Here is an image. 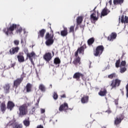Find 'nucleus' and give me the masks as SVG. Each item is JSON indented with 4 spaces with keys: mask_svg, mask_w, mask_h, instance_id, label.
Wrapping results in <instances>:
<instances>
[{
    "mask_svg": "<svg viewBox=\"0 0 128 128\" xmlns=\"http://www.w3.org/2000/svg\"><path fill=\"white\" fill-rule=\"evenodd\" d=\"M16 28V32L20 34L22 32V28L20 25H16V24H12L10 26V28L4 29V32H5L7 36H8V34H12V32L14 30V29Z\"/></svg>",
    "mask_w": 128,
    "mask_h": 128,
    "instance_id": "f257e3e1",
    "label": "nucleus"
},
{
    "mask_svg": "<svg viewBox=\"0 0 128 128\" xmlns=\"http://www.w3.org/2000/svg\"><path fill=\"white\" fill-rule=\"evenodd\" d=\"M46 46H52L54 44V32L52 31V34L50 35V34L48 33L46 36Z\"/></svg>",
    "mask_w": 128,
    "mask_h": 128,
    "instance_id": "f03ea898",
    "label": "nucleus"
},
{
    "mask_svg": "<svg viewBox=\"0 0 128 128\" xmlns=\"http://www.w3.org/2000/svg\"><path fill=\"white\" fill-rule=\"evenodd\" d=\"M78 52L80 54H84V48L81 47L80 48H79L77 51L75 53V56H76V59L73 62V64H78L80 62V58H78Z\"/></svg>",
    "mask_w": 128,
    "mask_h": 128,
    "instance_id": "7ed1b4c3",
    "label": "nucleus"
},
{
    "mask_svg": "<svg viewBox=\"0 0 128 128\" xmlns=\"http://www.w3.org/2000/svg\"><path fill=\"white\" fill-rule=\"evenodd\" d=\"M20 116L26 115L28 113V106L26 104H23L19 108Z\"/></svg>",
    "mask_w": 128,
    "mask_h": 128,
    "instance_id": "20e7f679",
    "label": "nucleus"
},
{
    "mask_svg": "<svg viewBox=\"0 0 128 128\" xmlns=\"http://www.w3.org/2000/svg\"><path fill=\"white\" fill-rule=\"evenodd\" d=\"M102 52H104V46H98L96 48V52H94V56H100L102 54Z\"/></svg>",
    "mask_w": 128,
    "mask_h": 128,
    "instance_id": "39448f33",
    "label": "nucleus"
},
{
    "mask_svg": "<svg viewBox=\"0 0 128 128\" xmlns=\"http://www.w3.org/2000/svg\"><path fill=\"white\" fill-rule=\"evenodd\" d=\"M120 80L118 79H116L115 80H113L110 84V86H112V88H116V86H118L120 84Z\"/></svg>",
    "mask_w": 128,
    "mask_h": 128,
    "instance_id": "423d86ee",
    "label": "nucleus"
},
{
    "mask_svg": "<svg viewBox=\"0 0 128 128\" xmlns=\"http://www.w3.org/2000/svg\"><path fill=\"white\" fill-rule=\"evenodd\" d=\"M22 80H24V78L21 77L20 78H18L16 80L14 81L13 88H16L20 84V83L22 82Z\"/></svg>",
    "mask_w": 128,
    "mask_h": 128,
    "instance_id": "0eeeda50",
    "label": "nucleus"
},
{
    "mask_svg": "<svg viewBox=\"0 0 128 128\" xmlns=\"http://www.w3.org/2000/svg\"><path fill=\"white\" fill-rule=\"evenodd\" d=\"M68 109V106L67 103H64L60 106L59 108L60 112H66V110Z\"/></svg>",
    "mask_w": 128,
    "mask_h": 128,
    "instance_id": "6e6552de",
    "label": "nucleus"
},
{
    "mask_svg": "<svg viewBox=\"0 0 128 128\" xmlns=\"http://www.w3.org/2000/svg\"><path fill=\"white\" fill-rule=\"evenodd\" d=\"M98 12H95L90 15V18L92 22H96L98 18Z\"/></svg>",
    "mask_w": 128,
    "mask_h": 128,
    "instance_id": "1a4fd4ad",
    "label": "nucleus"
},
{
    "mask_svg": "<svg viewBox=\"0 0 128 128\" xmlns=\"http://www.w3.org/2000/svg\"><path fill=\"white\" fill-rule=\"evenodd\" d=\"M120 60H118L116 62V68H119V66H120V68H123L124 67L126 64V61H122L120 63Z\"/></svg>",
    "mask_w": 128,
    "mask_h": 128,
    "instance_id": "9d476101",
    "label": "nucleus"
},
{
    "mask_svg": "<svg viewBox=\"0 0 128 128\" xmlns=\"http://www.w3.org/2000/svg\"><path fill=\"white\" fill-rule=\"evenodd\" d=\"M20 50V47H13L10 50V54H17Z\"/></svg>",
    "mask_w": 128,
    "mask_h": 128,
    "instance_id": "9b49d317",
    "label": "nucleus"
},
{
    "mask_svg": "<svg viewBox=\"0 0 128 128\" xmlns=\"http://www.w3.org/2000/svg\"><path fill=\"white\" fill-rule=\"evenodd\" d=\"M52 53L48 52L44 56V58L46 62H50L52 60Z\"/></svg>",
    "mask_w": 128,
    "mask_h": 128,
    "instance_id": "f8f14e48",
    "label": "nucleus"
},
{
    "mask_svg": "<svg viewBox=\"0 0 128 128\" xmlns=\"http://www.w3.org/2000/svg\"><path fill=\"white\" fill-rule=\"evenodd\" d=\"M119 20L120 22L121 21V22H122V24H128V17L126 16H122L121 17V19L120 18H119Z\"/></svg>",
    "mask_w": 128,
    "mask_h": 128,
    "instance_id": "ddd939ff",
    "label": "nucleus"
},
{
    "mask_svg": "<svg viewBox=\"0 0 128 128\" xmlns=\"http://www.w3.org/2000/svg\"><path fill=\"white\" fill-rule=\"evenodd\" d=\"M124 119L122 116H118L116 118H115L114 124H119L120 122H122V120Z\"/></svg>",
    "mask_w": 128,
    "mask_h": 128,
    "instance_id": "4468645a",
    "label": "nucleus"
},
{
    "mask_svg": "<svg viewBox=\"0 0 128 128\" xmlns=\"http://www.w3.org/2000/svg\"><path fill=\"white\" fill-rule=\"evenodd\" d=\"M22 54H24V53H20L17 56V58L19 62H24V57Z\"/></svg>",
    "mask_w": 128,
    "mask_h": 128,
    "instance_id": "2eb2a0df",
    "label": "nucleus"
},
{
    "mask_svg": "<svg viewBox=\"0 0 128 128\" xmlns=\"http://www.w3.org/2000/svg\"><path fill=\"white\" fill-rule=\"evenodd\" d=\"M27 58H29L31 62H32V58H36V53L34 52L28 53V54Z\"/></svg>",
    "mask_w": 128,
    "mask_h": 128,
    "instance_id": "dca6fc26",
    "label": "nucleus"
},
{
    "mask_svg": "<svg viewBox=\"0 0 128 128\" xmlns=\"http://www.w3.org/2000/svg\"><path fill=\"white\" fill-rule=\"evenodd\" d=\"M14 107V104L12 102V101H9L8 104L7 108L8 110H12V108Z\"/></svg>",
    "mask_w": 128,
    "mask_h": 128,
    "instance_id": "f3484780",
    "label": "nucleus"
},
{
    "mask_svg": "<svg viewBox=\"0 0 128 128\" xmlns=\"http://www.w3.org/2000/svg\"><path fill=\"white\" fill-rule=\"evenodd\" d=\"M110 10L106 8H104L102 12L100 17L102 18V16H107Z\"/></svg>",
    "mask_w": 128,
    "mask_h": 128,
    "instance_id": "a211bd4d",
    "label": "nucleus"
},
{
    "mask_svg": "<svg viewBox=\"0 0 128 128\" xmlns=\"http://www.w3.org/2000/svg\"><path fill=\"white\" fill-rule=\"evenodd\" d=\"M82 104H87L88 102V96H84L81 99Z\"/></svg>",
    "mask_w": 128,
    "mask_h": 128,
    "instance_id": "6ab92c4d",
    "label": "nucleus"
},
{
    "mask_svg": "<svg viewBox=\"0 0 128 128\" xmlns=\"http://www.w3.org/2000/svg\"><path fill=\"white\" fill-rule=\"evenodd\" d=\"M80 76L82 78L84 76V75L81 73L76 72L74 74L73 78H76L77 80H78V78H80Z\"/></svg>",
    "mask_w": 128,
    "mask_h": 128,
    "instance_id": "aec40b11",
    "label": "nucleus"
},
{
    "mask_svg": "<svg viewBox=\"0 0 128 128\" xmlns=\"http://www.w3.org/2000/svg\"><path fill=\"white\" fill-rule=\"evenodd\" d=\"M32 84L28 83L26 86V90L27 92H32Z\"/></svg>",
    "mask_w": 128,
    "mask_h": 128,
    "instance_id": "412c9836",
    "label": "nucleus"
},
{
    "mask_svg": "<svg viewBox=\"0 0 128 128\" xmlns=\"http://www.w3.org/2000/svg\"><path fill=\"white\" fill-rule=\"evenodd\" d=\"M98 94L100 96H104L106 94V89H102L98 92Z\"/></svg>",
    "mask_w": 128,
    "mask_h": 128,
    "instance_id": "4be33fe9",
    "label": "nucleus"
},
{
    "mask_svg": "<svg viewBox=\"0 0 128 128\" xmlns=\"http://www.w3.org/2000/svg\"><path fill=\"white\" fill-rule=\"evenodd\" d=\"M14 122H15L14 118H12V120L6 124V126L5 128H10V126H12V124H14Z\"/></svg>",
    "mask_w": 128,
    "mask_h": 128,
    "instance_id": "5701e85b",
    "label": "nucleus"
},
{
    "mask_svg": "<svg viewBox=\"0 0 128 128\" xmlns=\"http://www.w3.org/2000/svg\"><path fill=\"white\" fill-rule=\"evenodd\" d=\"M116 34L112 33L111 36H108V40H113L116 39Z\"/></svg>",
    "mask_w": 128,
    "mask_h": 128,
    "instance_id": "b1692460",
    "label": "nucleus"
},
{
    "mask_svg": "<svg viewBox=\"0 0 128 128\" xmlns=\"http://www.w3.org/2000/svg\"><path fill=\"white\" fill-rule=\"evenodd\" d=\"M10 84H6L4 87V92H6V94H8V92H10Z\"/></svg>",
    "mask_w": 128,
    "mask_h": 128,
    "instance_id": "393cba45",
    "label": "nucleus"
},
{
    "mask_svg": "<svg viewBox=\"0 0 128 128\" xmlns=\"http://www.w3.org/2000/svg\"><path fill=\"white\" fill-rule=\"evenodd\" d=\"M0 110L2 112H4L6 111V103L4 102H2L0 104Z\"/></svg>",
    "mask_w": 128,
    "mask_h": 128,
    "instance_id": "a878e982",
    "label": "nucleus"
},
{
    "mask_svg": "<svg viewBox=\"0 0 128 128\" xmlns=\"http://www.w3.org/2000/svg\"><path fill=\"white\" fill-rule=\"evenodd\" d=\"M44 34H46V30L42 29L40 31L38 38H40V36H41V38H44Z\"/></svg>",
    "mask_w": 128,
    "mask_h": 128,
    "instance_id": "bb28decb",
    "label": "nucleus"
},
{
    "mask_svg": "<svg viewBox=\"0 0 128 128\" xmlns=\"http://www.w3.org/2000/svg\"><path fill=\"white\" fill-rule=\"evenodd\" d=\"M61 36H68V29L64 28V30L61 31Z\"/></svg>",
    "mask_w": 128,
    "mask_h": 128,
    "instance_id": "cd10ccee",
    "label": "nucleus"
},
{
    "mask_svg": "<svg viewBox=\"0 0 128 128\" xmlns=\"http://www.w3.org/2000/svg\"><path fill=\"white\" fill-rule=\"evenodd\" d=\"M124 0H114V4H122Z\"/></svg>",
    "mask_w": 128,
    "mask_h": 128,
    "instance_id": "c85d7f7f",
    "label": "nucleus"
},
{
    "mask_svg": "<svg viewBox=\"0 0 128 128\" xmlns=\"http://www.w3.org/2000/svg\"><path fill=\"white\" fill-rule=\"evenodd\" d=\"M94 42V38H90L88 40V44L89 46L92 44Z\"/></svg>",
    "mask_w": 128,
    "mask_h": 128,
    "instance_id": "c756f323",
    "label": "nucleus"
},
{
    "mask_svg": "<svg viewBox=\"0 0 128 128\" xmlns=\"http://www.w3.org/2000/svg\"><path fill=\"white\" fill-rule=\"evenodd\" d=\"M23 122L25 126H30V120H24Z\"/></svg>",
    "mask_w": 128,
    "mask_h": 128,
    "instance_id": "7c9ffc66",
    "label": "nucleus"
},
{
    "mask_svg": "<svg viewBox=\"0 0 128 128\" xmlns=\"http://www.w3.org/2000/svg\"><path fill=\"white\" fill-rule=\"evenodd\" d=\"M77 24H82V17L79 16L76 19Z\"/></svg>",
    "mask_w": 128,
    "mask_h": 128,
    "instance_id": "2f4dec72",
    "label": "nucleus"
},
{
    "mask_svg": "<svg viewBox=\"0 0 128 128\" xmlns=\"http://www.w3.org/2000/svg\"><path fill=\"white\" fill-rule=\"evenodd\" d=\"M39 89L42 90V92H45L46 91V87L44 84H40L39 86Z\"/></svg>",
    "mask_w": 128,
    "mask_h": 128,
    "instance_id": "473e14b6",
    "label": "nucleus"
},
{
    "mask_svg": "<svg viewBox=\"0 0 128 128\" xmlns=\"http://www.w3.org/2000/svg\"><path fill=\"white\" fill-rule=\"evenodd\" d=\"M54 64H58V66H60V60L58 58H56L54 60Z\"/></svg>",
    "mask_w": 128,
    "mask_h": 128,
    "instance_id": "72a5a7b5",
    "label": "nucleus"
},
{
    "mask_svg": "<svg viewBox=\"0 0 128 128\" xmlns=\"http://www.w3.org/2000/svg\"><path fill=\"white\" fill-rule=\"evenodd\" d=\"M126 70V67H120V72H121V74H124Z\"/></svg>",
    "mask_w": 128,
    "mask_h": 128,
    "instance_id": "f704fd0d",
    "label": "nucleus"
},
{
    "mask_svg": "<svg viewBox=\"0 0 128 128\" xmlns=\"http://www.w3.org/2000/svg\"><path fill=\"white\" fill-rule=\"evenodd\" d=\"M13 128H22V124H16Z\"/></svg>",
    "mask_w": 128,
    "mask_h": 128,
    "instance_id": "c9c22d12",
    "label": "nucleus"
},
{
    "mask_svg": "<svg viewBox=\"0 0 128 128\" xmlns=\"http://www.w3.org/2000/svg\"><path fill=\"white\" fill-rule=\"evenodd\" d=\"M74 32V26H71L70 28V32Z\"/></svg>",
    "mask_w": 128,
    "mask_h": 128,
    "instance_id": "e433bc0d",
    "label": "nucleus"
},
{
    "mask_svg": "<svg viewBox=\"0 0 128 128\" xmlns=\"http://www.w3.org/2000/svg\"><path fill=\"white\" fill-rule=\"evenodd\" d=\"M4 68H5V70H6V66H4V64H2L0 65V70H2V68H4Z\"/></svg>",
    "mask_w": 128,
    "mask_h": 128,
    "instance_id": "4c0bfd02",
    "label": "nucleus"
},
{
    "mask_svg": "<svg viewBox=\"0 0 128 128\" xmlns=\"http://www.w3.org/2000/svg\"><path fill=\"white\" fill-rule=\"evenodd\" d=\"M14 44H15V46H18V44H20V40H14Z\"/></svg>",
    "mask_w": 128,
    "mask_h": 128,
    "instance_id": "58836bf2",
    "label": "nucleus"
},
{
    "mask_svg": "<svg viewBox=\"0 0 128 128\" xmlns=\"http://www.w3.org/2000/svg\"><path fill=\"white\" fill-rule=\"evenodd\" d=\"M114 76H116V74H110V75H109L108 76V78H114Z\"/></svg>",
    "mask_w": 128,
    "mask_h": 128,
    "instance_id": "ea45409f",
    "label": "nucleus"
},
{
    "mask_svg": "<svg viewBox=\"0 0 128 128\" xmlns=\"http://www.w3.org/2000/svg\"><path fill=\"white\" fill-rule=\"evenodd\" d=\"M24 52L28 56V48H24Z\"/></svg>",
    "mask_w": 128,
    "mask_h": 128,
    "instance_id": "a19ab883",
    "label": "nucleus"
},
{
    "mask_svg": "<svg viewBox=\"0 0 128 128\" xmlns=\"http://www.w3.org/2000/svg\"><path fill=\"white\" fill-rule=\"evenodd\" d=\"M58 94H56V92H54V100H58Z\"/></svg>",
    "mask_w": 128,
    "mask_h": 128,
    "instance_id": "79ce46f5",
    "label": "nucleus"
},
{
    "mask_svg": "<svg viewBox=\"0 0 128 128\" xmlns=\"http://www.w3.org/2000/svg\"><path fill=\"white\" fill-rule=\"evenodd\" d=\"M41 114H44L46 112V110L44 108H40Z\"/></svg>",
    "mask_w": 128,
    "mask_h": 128,
    "instance_id": "37998d69",
    "label": "nucleus"
},
{
    "mask_svg": "<svg viewBox=\"0 0 128 128\" xmlns=\"http://www.w3.org/2000/svg\"><path fill=\"white\" fill-rule=\"evenodd\" d=\"M108 4H109L110 6H112V0H110L108 1V3H106V6H108Z\"/></svg>",
    "mask_w": 128,
    "mask_h": 128,
    "instance_id": "c03bdc74",
    "label": "nucleus"
},
{
    "mask_svg": "<svg viewBox=\"0 0 128 128\" xmlns=\"http://www.w3.org/2000/svg\"><path fill=\"white\" fill-rule=\"evenodd\" d=\"M34 112H36V108H32V112H30V114H34Z\"/></svg>",
    "mask_w": 128,
    "mask_h": 128,
    "instance_id": "a18cd8bd",
    "label": "nucleus"
},
{
    "mask_svg": "<svg viewBox=\"0 0 128 128\" xmlns=\"http://www.w3.org/2000/svg\"><path fill=\"white\" fill-rule=\"evenodd\" d=\"M114 103H115V104L116 105L118 104V100H115Z\"/></svg>",
    "mask_w": 128,
    "mask_h": 128,
    "instance_id": "49530a36",
    "label": "nucleus"
},
{
    "mask_svg": "<svg viewBox=\"0 0 128 128\" xmlns=\"http://www.w3.org/2000/svg\"><path fill=\"white\" fill-rule=\"evenodd\" d=\"M24 34H26V36H28V32H26V30H24Z\"/></svg>",
    "mask_w": 128,
    "mask_h": 128,
    "instance_id": "de8ad7c7",
    "label": "nucleus"
},
{
    "mask_svg": "<svg viewBox=\"0 0 128 128\" xmlns=\"http://www.w3.org/2000/svg\"><path fill=\"white\" fill-rule=\"evenodd\" d=\"M37 128H44V126L42 125H38V126H37Z\"/></svg>",
    "mask_w": 128,
    "mask_h": 128,
    "instance_id": "09e8293b",
    "label": "nucleus"
},
{
    "mask_svg": "<svg viewBox=\"0 0 128 128\" xmlns=\"http://www.w3.org/2000/svg\"><path fill=\"white\" fill-rule=\"evenodd\" d=\"M106 112H108V114H110V112H112V111H110V110H108L107 111H106Z\"/></svg>",
    "mask_w": 128,
    "mask_h": 128,
    "instance_id": "8fccbe9b",
    "label": "nucleus"
},
{
    "mask_svg": "<svg viewBox=\"0 0 128 128\" xmlns=\"http://www.w3.org/2000/svg\"><path fill=\"white\" fill-rule=\"evenodd\" d=\"M21 42L22 44L23 45V44H24V40L21 39V42Z\"/></svg>",
    "mask_w": 128,
    "mask_h": 128,
    "instance_id": "3c124183",
    "label": "nucleus"
},
{
    "mask_svg": "<svg viewBox=\"0 0 128 128\" xmlns=\"http://www.w3.org/2000/svg\"><path fill=\"white\" fill-rule=\"evenodd\" d=\"M61 96V98H66V94H64L61 96Z\"/></svg>",
    "mask_w": 128,
    "mask_h": 128,
    "instance_id": "603ef678",
    "label": "nucleus"
},
{
    "mask_svg": "<svg viewBox=\"0 0 128 128\" xmlns=\"http://www.w3.org/2000/svg\"><path fill=\"white\" fill-rule=\"evenodd\" d=\"M96 7L94 8V10H96Z\"/></svg>",
    "mask_w": 128,
    "mask_h": 128,
    "instance_id": "864d4df0",
    "label": "nucleus"
},
{
    "mask_svg": "<svg viewBox=\"0 0 128 128\" xmlns=\"http://www.w3.org/2000/svg\"><path fill=\"white\" fill-rule=\"evenodd\" d=\"M122 96H124V92H122Z\"/></svg>",
    "mask_w": 128,
    "mask_h": 128,
    "instance_id": "5fc2aeb1",
    "label": "nucleus"
},
{
    "mask_svg": "<svg viewBox=\"0 0 128 128\" xmlns=\"http://www.w3.org/2000/svg\"><path fill=\"white\" fill-rule=\"evenodd\" d=\"M8 68H10V67H8V68H7V70H8Z\"/></svg>",
    "mask_w": 128,
    "mask_h": 128,
    "instance_id": "6e6d98bb",
    "label": "nucleus"
},
{
    "mask_svg": "<svg viewBox=\"0 0 128 128\" xmlns=\"http://www.w3.org/2000/svg\"><path fill=\"white\" fill-rule=\"evenodd\" d=\"M38 102H40V100H38Z\"/></svg>",
    "mask_w": 128,
    "mask_h": 128,
    "instance_id": "4d7b16f0",
    "label": "nucleus"
},
{
    "mask_svg": "<svg viewBox=\"0 0 128 128\" xmlns=\"http://www.w3.org/2000/svg\"><path fill=\"white\" fill-rule=\"evenodd\" d=\"M120 108H122V107H120Z\"/></svg>",
    "mask_w": 128,
    "mask_h": 128,
    "instance_id": "13d9d810",
    "label": "nucleus"
},
{
    "mask_svg": "<svg viewBox=\"0 0 128 128\" xmlns=\"http://www.w3.org/2000/svg\"><path fill=\"white\" fill-rule=\"evenodd\" d=\"M58 34H60V32H58Z\"/></svg>",
    "mask_w": 128,
    "mask_h": 128,
    "instance_id": "bf43d9fd",
    "label": "nucleus"
},
{
    "mask_svg": "<svg viewBox=\"0 0 128 128\" xmlns=\"http://www.w3.org/2000/svg\"><path fill=\"white\" fill-rule=\"evenodd\" d=\"M52 54H54V52H52Z\"/></svg>",
    "mask_w": 128,
    "mask_h": 128,
    "instance_id": "052dcab7",
    "label": "nucleus"
}]
</instances>
